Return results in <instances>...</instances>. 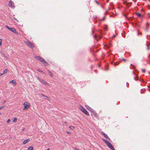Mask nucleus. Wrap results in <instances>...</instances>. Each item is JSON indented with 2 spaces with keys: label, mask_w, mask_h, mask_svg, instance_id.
Returning <instances> with one entry per match:
<instances>
[{
  "label": "nucleus",
  "mask_w": 150,
  "mask_h": 150,
  "mask_svg": "<svg viewBox=\"0 0 150 150\" xmlns=\"http://www.w3.org/2000/svg\"><path fill=\"white\" fill-rule=\"evenodd\" d=\"M23 105L24 107V108L23 109L24 110H27L30 106V105L28 104L27 103H25L23 104Z\"/></svg>",
  "instance_id": "nucleus-7"
},
{
  "label": "nucleus",
  "mask_w": 150,
  "mask_h": 150,
  "mask_svg": "<svg viewBox=\"0 0 150 150\" xmlns=\"http://www.w3.org/2000/svg\"><path fill=\"white\" fill-rule=\"evenodd\" d=\"M147 43L146 44V46H147V50H149V46L150 45V42H148V41H147Z\"/></svg>",
  "instance_id": "nucleus-12"
},
{
  "label": "nucleus",
  "mask_w": 150,
  "mask_h": 150,
  "mask_svg": "<svg viewBox=\"0 0 150 150\" xmlns=\"http://www.w3.org/2000/svg\"><path fill=\"white\" fill-rule=\"evenodd\" d=\"M101 133L102 135H103V136L106 139H108V141L110 142L111 141V139L108 137V135L107 134H106L104 132H102Z\"/></svg>",
  "instance_id": "nucleus-5"
},
{
  "label": "nucleus",
  "mask_w": 150,
  "mask_h": 150,
  "mask_svg": "<svg viewBox=\"0 0 150 150\" xmlns=\"http://www.w3.org/2000/svg\"><path fill=\"white\" fill-rule=\"evenodd\" d=\"M122 60L123 61H126L127 60L126 59H124V58H122Z\"/></svg>",
  "instance_id": "nucleus-35"
},
{
  "label": "nucleus",
  "mask_w": 150,
  "mask_h": 150,
  "mask_svg": "<svg viewBox=\"0 0 150 150\" xmlns=\"http://www.w3.org/2000/svg\"><path fill=\"white\" fill-rule=\"evenodd\" d=\"M80 110L83 112L86 115H89V114L88 112L82 106H81L80 108Z\"/></svg>",
  "instance_id": "nucleus-3"
},
{
  "label": "nucleus",
  "mask_w": 150,
  "mask_h": 150,
  "mask_svg": "<svg viewBox=\"0 0 150 150\" xmlns=\"http://www.w3.org/2000/svg\"><path fill=\"white\" fill-rule=\"evenodd\" d=\"M134 79L136 81H137L138 80V79H136V78L135 77H134Z\"/></svg>",
  "instance_id": "nucleus-39"
},
{
  "label": "nucleus",
  "mask_w": 150,
  "mask_h": 150,
  "mask_svg": "<svg viewBox=\"0 0 150 150\" xmlns=\"http://www.w3.org/2000/svg\"><path fill=\"white\" fill-rule=\"evenodd\" d=\"M76 150H79L78 149H77L76 148Z\"/></svg>",
  "instance_id": "nucleus-55"
},
{
  "label": "nucleus",
  "mask_w": 150,
  "mask_h": 150,
  "mask_svg": "<svg viewBox=\"0 0 150 150\" xmlns=\"http://www.w3.org/2000/svg\"><path fill=\"white\" fill-rule=\"evenodd\" d=\"M6 102V100H4L3 101V104H4V103Z\"/></svg>",
  "instance_id": "nucleus-40"
},
{
  "label": "nucleus",
  "mask_w": 150,
  "mask_h": 150,
  "mask_svg": "<svg viewBox=\"0 0 150 150\" xmlns=\"http://www.w3.org/2000/svg\"><path fill=\"white\" fill-rule=\"evenodd\" d=\"M109 0H107V2H108V1Z\"/></svg>",
  "instance_id": "nucleus-54"
},
{
  "label": "nucleus",
  "mask_w": 150,
  "mask_h": 150,
  "mask_svg": "<svg viewBox=\"0 0 150 150\" xmlns=\"http://www.w3.org/2000/svg\"><path fill=\"white\" fill-rule=\"evenodd\" d=\"M48 72L50 73V76H53V74L50 71L48 70Z\"/></svg>",
  "instance_id": "nucleus-24"
},
{
  "label": "nucleus",
  "mask_w": 150,
  "mask_h": 150,
  "mask_svg": "<svg viewBox=\"0 0 150 150\" xmlns=\"http://www.w3.org/2000/svg\"><path fill=\"white\" fill-rule=\"evenodd\" d=\"M89 61H90V58H89Z\"/></svg>",
  "instance_id": "nucleus-61"
},
{
  "label": "nucleus",
  "mask_w": 150,
  "mask_h": 150,
  "mask_svg": "<svg viewBox=\"0 0 150 150\" xmlns=\"http://www.w3.org/2000/svg\"><path fill=\"white\" fill-rule=\"evenodd\" d=\"M149 25V23H146V26H148Z\"/></svg>",
  "instance_id": "nucleus-43"
},
{
  "label": "nucleus",
  "mask_w": 150,
  "mask_h": 150,
  "mask_svg": "<svg viewBox=\"0 0 150 150\" xmlns=\"http://www.w3.org/2000/svg\"><path fill=\"white\" fill-rule=\"evenodd\" d=\"M132 4V3H127L126 5L128 6H130Z\"/></svg>",
  "instance_id": "nucleus-25"
},
{
  "label": "nucleus",
  "mask_w": 150,
  "mask_h": 150,
  "mask_svg": "<svg viewBox=\"0 0 150 150\" xmlns=\"http://www.w3.org/2000/svg\"><path fill=\"white\" fill-rule=\"evenodd\" d=\"M102 140L107 145L110 143V142L104 139H103Z\"/></svg>",
  "instance_id": "nucleus-10"
},
{
  "label": "nucleus",
  "mask_w": 150,
  "mask_h": 150,
  "mask_svg": "<svg viewBox=\"0 0 150 150\" xmlns=\"http://www.w3.org/2000/svg\"><path fill=\"white\" fill-rule=\"evenodd\" d=\"M8 6L11 8H14L15 6L14 5V3L12 1H10L8 3Z\"/></svg>",
  "instance_id": "nucleus-6"
},
{
  "label": "nucleus",
  "mask_w": 150,
  "mask_h": 150,
  "mask_svg": "<svg viewBox=\"0 0 150 150\" xmlns=\"http://www.w3.org/2000/svg\"><path fill=\"white\" fill-rule=\"evenodd\" d=\"M148 28H149V26H146V31H147V30Z\"/></svg>",
  "instance_id": "nucleus-37"
},
{
  "label": "nucleus",
  "mask_w": 150,
  "mask_h": 150,
  "mask_svg": "<svg viewBox=\"0 0 150 150\" xmlns=\"http://www.w3.org/2000/svg\"><path fill=\"white\" fill-rule=\"evenodd\" d=\"M46 150H50V149L48 148V149H47Z\"/></svg>",
  "instance_id": "nucleus-52"
},
{
  "label": "nucleus",
  "mask_w": 150,
  "mask_h": 150,
  "mask_svg": "<svg viewBox=\"0 0 150 150\" xmlns=\"http://www.w3.org/2000/svg\"><path fill=\"white\" fill-rule=\"evenodd\" d=\"M112 150H115V149L114 148Z\"/></svg>",
  "instance_id": "nucleus-51"
},
{
  "label": "nucleus",
  "mask_w": 150,
  "mask_h": 150,
  "mask_svg": "<svg viewBox=\"0 0 150 150\" xmlns=\"http://www.w3.org/2000/svg\"><path fill=\"white\" fill-rule=\"evenodd\" d=\"M108 146L112 150V149L114 148V147L110 143L108 145Z\"/></svg>",
  "instance_id": "nucleus-11"
},
{
  "label": "nucleus",
  "mask_w": 150,
  "mask_h": 150,
  "mask_svg": "<svg viewBox=\"0 0 150 150\" xmlns=\"http://www.w3.org/2000/svg\"><path fill=\"white\" fill-rule=\"evenodd\" d=\"M149 91L150 92V89H149Z\"/></svg>",
  "instance_id": "nucleus-63"
},
{
  "label": "nucleus",
  "mask_w": 150,
  "mask_h": 150,
  "mask_svg": "<svg viewBox=\"0 0 150 150\" xmlns=\"http://www.w3.org/2000/svg\"><path fill=\"white\" fill-rule=\"evenodd\" d=\"M7 69H5L4 70L3 73L4 74L6 73H7Z\"/></svg>",
  "instance_id": "nucleus-22"
},
{
  "label": "nucleus",
  "mask_w": 150,
  "mask_h": 150,
  "mask_svg": "<svg viewBox=\"0 0 150 150\" xmlns=\"http://www.w3.org/2000/svg\"><path fill=\"white\" fill-rule=\"evenodd\" d=\"M149 57H150V54H149Z\"/></svg>",
  "instance_id": "nucleus-58"
},
{
  "label": "nucleus",
  "mask_w": 150,
  "mask_h": 150,
  "mask_svg": "<svg viewBox=\"0 0 150 150\" xmlns=\"http://www.w3.org/2000/svg\"><path fill=\"white\" fill-rule=\"evenodd\" d=\"M37 78V79L38 80H39V81H40L41 79H40L39 77H38L37 76L36 77Z\"/></svg>",
  "instance_id": "nucleus-30"
},
{
  "label": "nucleus",
  "mask_w": 150,
  "mask_h": 150,
  "mask_svg": "<svg viewBox=\"0 0 150 150\" xmlns=\"http://www.w3.org/2000/svg\"><path fill=\"white\" fill-rule=\"evenodd\" d=\"M120 63V62L119 61H117V62H115L114 64V65L115 66H116L118 64Z\"/></svg>",
  "instance_id": "nucleus-15"
},
{
  "label": "nucleus",
  "mask_w": 150,
  "mask_h": 150,
  "mask_svg": "<svg viewBox=\"0 0 150 150\" xmlns=\"http://www.w3.org/2000/svg\"><path fill=\"white\" fill-rule=\"evenodd\" d=\"M40 81L42 82L44 85H46L47 83L45 82L44 80L42 79H41Z\"/></svg>",
  "instance_id": "nucleus-16"
},
{
  "label": "nucleus",
  "mask_w": 150,
  "mask_h": 150,
  "mask_svg": "<svg viewBox=\"0 0 150 150\" xmlns=\"http://www.w3.org/2000/svg\"><path fill=\"white\" fill-rule=\"evenodd\" d=\"M97 36L96 35H94V37H95V38H96V37Z\"/></svg>",
  "instance_id": "nucleus-47"
},
{
  "label": "nucleus",
  "mask_w": 150,
  "mask_h": 150,
  "mask_svg": "<svg viewBox=\"0 0 150 150\" xmlns=\"http://www.w3.org/2000/svg\"><path fill=\"white\" fill-rule=\"evenodd\" d=\"M4 74L3 73H1L0 74V76H1L2 75H4Z\"/></svg>",
  "instance_id": "nucleus-42"
},
{
  "label": "nucleus",
  "mask_w": 150,
  "mask_h": 150,
  "mask_svg": "<svg viewBox=\"0 0 150 150\" xmlns=\"http://www.w3.org/2000/svg\"><path fill=\"white\" fill-rule=\"evenodd\" d=\"M136 15L138 17H141L142 15L140 13H136Z\"/></svg>",
  "instance_id": "nucleus-18"
},
{
  "label": "nucleus",
  "mask_w": 150,
  "mask_h": 150,
  "mask_svg": "<svg viewBox=\"0 0 150 150\" xmlns=\"http://www.w3.org/2000/svg\"><path fill=\"white\" fill-rule=\"evenodd\" d=\"M85 107L87 110L91 111V112H93V110L88 105H85Z\"/></svg>",
  "instance_id": "nucleus-8"
},
{
  "label": "nucleus",
  "mask_w": 150,
  "mask_h": 150,
  "mask_svg": "<svg viewBox=\"0 0 150 150\" xmlns=\"http://www.w3.org/2000/svg\"><path fill=\"white\" fill-rule=\"evenodd\" d=\"M97 18V17H95V19H96Z\"/></svg>",
  "instance_id": "nucleus-56"
},
{
  "label": "nucleus",
  "mask_w": 150,
  "mask_h": 150,
  "mask_svg": "<svg viewBox=\"0 0 150 150\" xmlns=\"http://www.w3.org/2000/svg\"><path fill=\"white\" fill-rule=\"evenodd\" d=\"M69 128L71 129H74L75 128V127L72 126H70L69 127Z\"/></svg>",
  "instance_id": "nucleus-23"
},
{
  "label": "nucleus",
  "mask_w": 150,
  "mask_h": 150,
  "mask_svg": "<svg viewBox=\"0 0 150 150\" xmlns=\"http://www.w3.org/2000/svg\"><path fill=\"white\" fill-rule=\"evenodd\" d=\"M94 33V31L93 30H92V34H93Z\"/></svg>",
  "instance_id": "nucleus-45"
},
{
  "label": "nucleus",
  "mask_w": 150,
  "mask_h": 150,
  "mask_svg": "<svg viewBox=\"0 0 150 150\" xmlns=\"http://www.w3.org/2000/svg\"><path fill=\"white\" fill-rule=\"evenodd\" d=\"M115 35H113V37H115Z\"/></svg>",
  "instance_id": "nucleus-53"
},
{
  "label": "nucleus",
  "mask_w": 150,
  "mask_h": 150,
  "mask_svg": "<svg viewBox=\"0 0 150 150\" xmlns=\"http://www.w3.org/2000/svg\"><path fill=\"white\" fill-rule=\"evenodd\" d=\"M142 72L144 73H145V69H142Z\"/></svg>",
  "instance_id": "nucleus-27"
},
{
  "label": "nucleus",
  "mask_w": 150,
  "mask_h": 150,
  "mask_svg": "<svg viewBox=\"0 0 150 150\" xmlns=\"http://www.w3.org/2000/svg\"><path fill=\"white\" fill-rule=\"evenodd\" d=\"M13 19L15 20V21H16L17 22H19V21H18V20L15 17H14L13 18Z\"/></svg>",
  "instance_id": "nucleus-29"
},
{
  "label": "nucleus",
  "mask_w": 150,
  "mask_h": 150,
  "mask_svg": "<svg viewBox=\"0 0 150 150\" xmlns=\"http://www.w3.org/2000/svg\"><path fill=\"white\" fill-rule=\"evenodd\" d=\"M105 16H104L103 17V18L102 19H99L98 20L99 22H100L103 21H104L105 20Z\"/></svg>",
  "instance_id": "nucleus-14"
},
{
  "label": "nucleus",
  "mask_w": 150,
  "mask_h": 150,
  "mask_svg": "<svg viewBox=\"0 0 150 150\" xmlns=\"http://www.w3.org/2000/svg\"><path fill=\"white\" fill-rule=\"evenodd\" d=\"M35 58L38 60L42 62L45 66H48V64L42 57L39 56H36Z\"/></svg>",
  "instance_id": "nucleus-1"
},
{
  "label": "nucleus",
  "mask_w": 150,
  "mask_h": 150,
  "mask_svg": "<svg viewBox=\"0 0 150 150\" xmlns=\"http://www.w3.org/2000/svg\"><path fill=\"white\" fill-rule=\"evenodd\" d=\"M148 36H149V37H150V36H149V35H147V38H148Z\"/></svg>",
  "instance_id": "nucleus-48"
},
{
  "label": "nucleus",
  "mask_w": 150,
  "mask_h": 150,
  "mask_svg": "<svg viewBox=\"0 0 150 150\" xmlns=\"http://www.w3.org/2000/svg\"><path fill=\"white\" fill-rule=\"evenodd\" d=\"M11 121V120L10 119H8L7 121V123H8Z\"/></svg>",
  "instance_id": "nucleus-32"
},
{
  "label": "nucleus",
  "mask_w": 150,
  "mask_h": 150,
  "mask_svg": "<svg viewBox=\"0 0 150 150\" xmlns=\"http://www.w3.org/2000/svg\"><path fill=\"white\" fill-rule=\"evenodd\" d=\"M6 27L8 28L9 30L13 32V33H15L16 35L18 34V32H16L15 29L13 28H10L8 25L6 26Z\"/></svg>",
  "instance_id": "nucleus-2"
},
{
  "label": "nucleus",
  "mask_w": 150,
  "mask_h": 150,
  "mask_svg": "<svg viewBox=\"0 0 150 150\" xmlns=\"http://www.w3.org/2000/svg\"><path fill=\"white\" fill-rule=\"evenodd\" d=\"M125 17H126V18H127V17L126 16H125Z\"/></svg>",
  "instance_id": "nucleus-60"
},
{
  "label": "nucleus",
  "mask_w": 150,
  "mask_h": 150,
  "mask_svg": "<svg viewBox=\"0 0 150 150\" xmlns=\"http://www.w3.org/2000/svg\"><path fill=\"white\" fill-rule=\"evenodd\" d=\"M148 7L149 9H150V5H148Z\"/></svg>",
  "instance_id": "nucleus-44"
},
{
  "label": "nucleus",
  "mask_w": 150,
  "mask_h": 150,
  "mask_svg": "<svg viewBox=\"0 0 150 150\" xmlns=\"http://www.w3.org/2000/svg\"><path fill=\"white\" fill-rule=\"evenodd\" d=\"M144 91H142L140 93L142 94V93H144Z\"/></svg>",
  "instance_id": "nucleus-41"
},
{
  "label": "nucleus",
  "mask_w": 150,
  "mask_h": 150,
  "mask_svg": "<svg viewBox=\"0 0 150 150\" xmlns=\"http://www.w3.org/2000/svg\"><path fill=\"white\" fill-rule=\"evenodd\" d=\"M99 31L100 33H101V32L102 31V30H99Z\"/></svg>",
  "instance_id": "nucleus-46"
},
{
  "label": "nucleus",
  "mask_w": 150,
  "mask_h": 150,
  "mask_svg": "<svg viewBox=\"0 0 150 150\" xmlns=\"http://www.w3.org/2000/svg\"><path fill=\"white\" fill-rule=\"evenodd\" d=\"M67 133H68V134H70V132L69 131H67Z\"/></svg>",
  "instance_id": "nucleus-38"
},
{
  "label": "nucleus",
  "mask_w": 150,
  "mask_h": 150,
  "mask_svg": "<svg viewBox=\"0 0 150 150\" xmlns=\"http://www.w3.org/2000/svg\"><path fill=\"white\" fill-rule=\"evenodd\" d=\"M27 45L31 49H33L34 47V44L29 41H28L26 42Z\"/></svg>",
  "instance_id": "nucleus-4"
},
{
  "label": "nucleus",
  "mask_w": 150,
  "mask_h": 150,
  "mask_svg": "<svg viewBox=\"0 0 150 150\" xmlns=\"http://www.w3.org/2000/svg\"><path fill=\"white\" fill-rule=\"evenodd\" d=\"M30 139H29L25 140L23 142V144L25 145V144H26L27 143L29 142H30Z\"/></svg>",
  "instance_id": "nucleus-9"
},
{
  "label": "nucleus",
  "mask_w": 150,
  "mask_h": 150,
  "mask_svg": "<svg viewBox=\"0 0 150 150\" xmlns=\"http://www.w3.org/2000/svg\"><path fill=\"white\" fill-rule=\"evenodd\" d=\"M122 0L123 1V3L124 4H125L126 3V2H125L124 0Z\"/></svg>",
  "instance_id": "nucleus-36"
},
{
  "label": "nucleus",
  "mask_w": 150,
  "mask_h": 150,
  "mask_svg": "<svg viewBox=\"0 0 150 150\" xmlns=\"http://www.w3.org/2000/svg\"><path fill=\"white\" fill-rule=\"evenodd\" d=\"M17 120V118L16 117H15L14 119V120L13 121V122H16Z\"/></svg>",
  "instance_id": "nucleus-26"
},
{
  "label": "nucleus",
  "mask_w": 150,
  "mask_h": 150,
  "mask_svg": "<svg viewBox=\"0 0 150 150\" xmlns=\"http://www.w3.org/2000/svg\"><path fill=\"white\" fill-rule=\"evenodd\" d=\"M5 106H2L1 107H0V110L1 109H3L5 107Z\"/></svg>",
  "instance_id": "nucleus-28"
},
{
  "label": "nucleus",
  "mask_w": 150,
  "mask_h": 150,
  "mask_svg": "<svg viewBox=\"0 0 150 150\" xmlns=\"http://www.w3.org/2000/svg\"><path fill=\"white\" fill-rule=\"evenodd\" d=\"M130 65L132 66H133V68L134 69L135 68V66L134 65H133L132 64H131Z\"/></svg>",
  "instance_id": "nucleus-34"
},
{
  "label": "nucleus",
  "mask_w": 150,
  "mask_h": 150,
  "mask_svg": "<svg viewBox=\"0 0 150 150\" xmlns=\"http://www.w3.org/2000/svg\"><path fill=\"white\" fill-rule=\"evenodd\" d=\"M41 96L42 97H46L47 98H48V100H49V98H48V97L47 96H45V95H44V94H41Z\"/></svg>",
  "instance_id": "nucleus-19"
},
{
  "label": "nucleus",
  "mask_w": 150,
  "mask_h": 150,
  "mask_svg": "<svg viewBox=\"0 0 150 150\" xmlns=\"http://www.w3.org/2000/svg\"><path fill=\"white\" fill-rule=\"evenodd\" d=\"M112 150H115V149L114 148Z\"/></svg>",
  "instance_id": "nucleus-50"
},
{
  "label": "nucleus",
  "mask_w": 150,
  "mask_h": 150,
  "mask_svg": "<svg viewBox=\"0 0 150 150\" xmlns=\"http://www.w3.org/2000/svg\"><path fill=\"white\" fill-rule=\"evenodd\" d=\"M2 39H0V45H1V43L2 42Z\"/></svg>",
  "instance_id": "nucleus-31"
},
{
  "label": "nucleus",
  "mask_w": 150,
  "mask_h": 150,
  "mask_svg": "<svg viewBox=\"0 0 150 150\" xmlns=\"http://www.w3.org/2000/svg\"><path fill=\"white\" fill-rule=\"evenodd\" d=\"M95 1L98 5H100L99 3L96 0Z\"/></svg>",
  "instance_id": "nucleus-33"
},
{
  "label": "nucleus",
  "mask_w": 150,
  "mask_h": 150,
  "mask_svg": "<svg viewBox=\"0 0 150 150\" xmlns=\"http://www.w3.org/2000/svg\"><path fill=\"white\" fill-rule=\"evenodd\" d=\"M149 74L150 75V72L149 73Z\"/></svg>",
  "instance_id": "nucleus-64"
},
{
  "label": "nucleus",
  "mask_w": 150,
  "mask_h": 150,
  "mask_svg": "<svg viewBox=\"0 0 150 150\" xmlns=\"http://www.w3.org/2000/svg\"><path fill=\"white\" fill-rule=\"evenodd\" d=\"M93 115V114H91V116H93V115Z\"/></svg>",
  "instance_id": "nucleus-59"
},
{
  "label": "nucleus",
  "mask_w": 150,
  "mask_h": 150,
  "mask_svg": "<svg viewBox=\"0 0 150 150\" xmlns=\"http://www.w3.org/2000/svg\"><path fill=\"white\" fill-rule=\"evenodd\" d=\"M100 22H99V25H100Z\"/></svg>",
  "instance_id": "nucleus-49"
},
{
  "label": "nucleus",
  "mask_w": 150,
  "mask_h": 150,
  "mask_svg": "<svg viewBox=\"0 0 150 150\" xmlns=\"http://www.w3.org/2000/svg\"><path fill=\"white\" fill-rule=\"evenodd\" d=\"M105 29L107 30V28H105Z\"/></svg>",
  "instance_id": "nucleus-62"
},
{
  "label": "nucleus",
  "mask_w": 150,
  "mask_h": 150,
  "mask_svg": "<svg viewBox=\"0 0 150 150\" xmlns=\"http://www.w3.org/2000/svg\"><path fill=\"white\" fill-rule=\"evenodd\" d=\"M93 113V115L95 117H97L98 116V115L97 113L94 112V110H93V112H92Z\"/></svg>",
  "instance_id": "nucleus-17"
},
{
  "label": "nucleus",
  "mask_w": 150,
  "mask_h": 150,
  "mask_svg": "<svg viewBox=\"0 0 150 150\" xmlns=\"http://www.w3.org/2000/svg\"><path fill=\"white\" fill-rule=\"evenodd\" d=\"M10 82L12 83L13 85H14V86H16V81L14 80H12L11 81H10Z\"/></svg>",
  "instance_id": "nucleus-13"
},
{
  "label": "nucleus",
  "mask_w": 150,
  "mask_h": 150,
  "mask_svg": "<svg viewBox=\"0 0 150 150\" xmlns=\"http://www.w3.org/2000/svg\"><path fill=\"white\" fill-rule=\"evenodd\" d=\"M38 71L39 72H40L42 73V74H45V72L42 71L41 70L39 69H37Z\"/></svg>",
  "instance_id": "nucleus-20"
},
{
  "label": "nucleus",
  "mask_w": 150,
  "mask_h": 150,
  "mask_svg": "<svg viewBox=\"0 0 150 150\" xmlns=\"http://www.w3.org/2000/svg\"><path fill=\"white\" fill-rule=\"evenodd\" d=\"M133 73L134 74H135V73H134V71H133Z\"/></svg>",
  "instance_id": "nucleus-57"
},
{
  "label": "nucleus",
  "mask_w": 150,
  "mask_h": 150,
  "mask_svg": "<svg viewBox=\"0 0 150 150\" xmlns=\"http://www.w3.org/2000/svg\"><path fill=\"white\" fill-rule=\"evenodd\" d=\"M33 150V147L32 146H30L29 148H28L27 149V150Z\"/></svg>",
  "instance_id": "nucleus-21"
}]
</instances>
